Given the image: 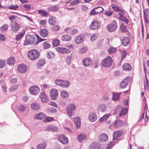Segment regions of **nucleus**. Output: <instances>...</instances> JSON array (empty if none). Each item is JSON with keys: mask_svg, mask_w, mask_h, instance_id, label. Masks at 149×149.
I'll return each instance as SVG.
<instances>
[{"mask_svg": "<svg viewBox=\"0 0 149 149\" xmlns=\"http://www.w3.org/2000/svg\"><path fill=\"white\" fill-rule=\"evenodd\" d=\"M40 56V54L37 50L33 49L29 51L28 52V56L29 58L33 61L37 59Z\"/></svg>", "mask_w": 149, "mask_h": 149, "instance_id": "f257e3e1", "label": "nucleus"}, {"mask_svg": "<svg viewBox=\"0 0 149 149\" xmlns=\"http://www.w3.org/2000/svg\"><path fill=\"white\" fill-rule=\"evenodd\" d=\"M55 82L57 85L62 88H68L70 85V83L68 81L57 79Z\"/></svg>", "mask_w": 149, "mask_h": 149, "instance_id": "f03ea898", "label": "nucleus"}, {"mask_svg": "<svg viewBox=\"0 0 149 149\" xmlns=\"http://www.w3.org/2000/svg\"><path fill=\"white\" fill-rule=\"evenodd\" d=\"M76 108V106L73 104H69L66 108V112L68 116L70 117L73 115V111H74Z\"/></svg>", "mask_w": 149, "mask_h": 149, "instance_id": "7ed1b4c3", "label": "nucleus"}, {"mask_svg": "<svg viewBox=\"0 0 149 149\" xmlns=\"http://www.w3.org/2000/svg\"><path fill=\"white\" fill-rule=\"evenodd\" d=\"M113 60L110 56H108L102 61V65L105 67H109L111 66L112 64Z\"/></svg>", "mask_w": 149, "mask_h": 149, "instance_id": "20e7f679", "label": "nucleus"}, {"mask_svg": "<svg viewBox=\"0 0 149 149\" xmlns=\"http://www.w3.org/2000/svg\"><path fill=\"white\" fill-rule=\"evenodd\" d=\"M35 42V38L33 36L29 35L26 36V40L24 41V45H26L29 44H34Z\"/></svg>", "mask_w": 149, "mask_h": 149, "instance_id": "39448f33", "label": "nucleus"}, {"mask_svg": "<svg viewBox=\"0 0 149 149\" xmlns=\"http://www.w3.org/2000/svg\"><path fill=\"white\" fill-rule=\"evenodd\" d=\"M58 140L62 144L64 145L68 144L69 142L68 139L63 134L58 135L57 136Z\"/></svg>", "mask_w": 149, "mask_h": 149, "instance_id": "423d86ee", "label": "nucleus"}, {"mask_svg": "<svg viewBox=\"0 0 149 149\" xmlns=\"http://www.w3.org/2000/svg\"><path fill=\"white\" fill-rule=\"evenodd\" d=\"M117 27L116 22L113 21L112 23L107 26V28L109 31L113 32L115 31Z\"/></svg>", "mask_w": 149, "mask_h": 149, "instance_id": "0eeeda50", "label": "nucleus"}, {"mask_svg": "<svg viewBox=\"0 0 149 149\" xmlns=\"http://www.w3.org/2000/svg\"><path fill=\"white\" fill-rule=\"evenodd\" d=\"M11 30L13 32H17L20 29V26L16 21L12 22V24L10 25Z\"/></svg>", "mask_w": 149, "mask_h": 149, "instance_id": "6e6552de", "label": "nucleus"}, {"mask_svg": "<svg viewBox=\"0 0 149 149\" xmlns=\"http://www.w3.org/2000/svg\"><path fill=\"white\" fill-rule=\"evenodd\" d=\"M100 26V23L98 21L94 20L91 23L90 28L91 29L95 30L98 29Z\"/></svg>", "mask_w": 149, "mask_h": 149, "instance_id": "1a4fd4ad", "label": "nucleus"}, {"mask_svg": "<svg viewBox=\"0 0 149 149\" xmlns=\"http://www.w3.org/2000/svg\"><path fill=\"white\" fill-rule=\"evenodd\" d=\"M29 91L31 94L36 95L39 93L40 89L38 86H33L30 88Z\"/></svg>", "mask_w": 149, "mask_h": 149, "instance_id": "9d476101", "label": "nucleus"}, {"mask_svg": "<svg viewBox=\"0 0 149 149\" xmlns=\"http://www.w3.org/2000/svg\"><path fill=\"white\" fill-rule=\"evenodd\" d=\"M130 79V77H127L124 78L120 84V88H123L126 87Z\"/></svg>", "mask_w": 149, "mask_h": 149, "instance_id": "9b49d317", "label": "nucleus"}, {"mask_svg": "<svg viewBox=\"0 0 149 149\" xmlns=\"http://www.w3.org/2000/svg\"><path fill=\"white\" fill-rule=\"evenodd\" d=\"M27 69L26 65L24 64H21L18 66L17 70L20 73H24L27 71Z\"/></svg>", "mask_w": 149, "mask_h": 149, "instance_id": "f8f14e48", "label": "nucleus"}, {"mask_svg": "<svg viewBox=\"0 0 149 149\" xmlns=\"http://www.w3.org/2000/svg\"><path fill=\"white\" fill-rule=\"evenodd\" d=\"M56 49L58 52L62 54L69 53L70 52V50L69 49L63 47H57Z\"/></svg>", "mask_w": 149, "mask_h": 149, "instance_id": "ddd939ff", "label": "nucleus"}, {"mask_svg": "<svg viewBox=\"0 0 149 149\" xmlns=\"http://www.w3.org/2000/svg\"><path fill=\"white\" fill-rule=\"evenodd\" d=\"M77 139L79 142H84L87 139V135L81 133L78 135Z\"/></svg>", "mask_w": 149, "mask_h": 149, "instance_id": "4468645a", "label": "nucleus"}, {"mask_svg": "<svg viewBox=\"0 0 149 149\" xmlns=\"http://www.w3.org/2000/svg\"><path fill=\"white\" fill-rule=\"evenodd\" d=\"M51 98L53 100H55L56 99L58 96V93L57 90L55 89H53L50 91Z\"/></svg>", "mask_w": 149, "mask_h": 149, "instance_id": "2eb2a0df", "label": "nucleus"}, {"mask_svg": "<svg viewBox=\"0 0 149 149\" xmlns=\"http://www.w3.org/2000/svg\"><path fill=\"white\" fill-rule=\"evenodd\" d=\"M107 105L104 104L98 105L97 107V110L98 112H104L106 109Z\"/></svg>", "mask_w": 149, "mask_h": 149, "instance_id": "dca6fc26", "label": "nucleus"}, {"mask_svg": "<svg viewBox=\"0 0 149 149\" xmlns=\"http://www.w3.org/2000/svg\"><path fill=\"white\" fill-rule=\"evenodd\" d=\"M88 119L90 121L93 122L97 120V116L95 113H91L88 115Z\"/></svg>", "mask_w": 149, "mask_h": 149, "instance_id": "f3484780", "label": "nucleus"}, {"mask_svg": "<svg viewBox=\"0 0 149 149\" xmlns=\"http://www.w3.org/2000/svg\"><path fill=\"white\" fill-rule=\"evenodd\" d=\"M82 63L83 65L84 66L89 67L91 64V61L89 58H85L83 60Z\"/></svg>", "mask_w": 149, "mask_h": 149, "instance_id": "a211bd4d", "label": "nucleus"}, {"mask_svg": "<svg viewBox=\"0 0 149 149\" xmlns=\"http://www.w3.org/2000/svg\"><path fill=\"white\" fill-rule=\"evenodd\" d=\"M124 124V122L120 120H118L115 121L114 123L113 126L116 128L121 127Z\"/></svg>", "mask_w": 149, "mask_h": 149, "instance_id": "6ab92c4d", "label": "nucleus"}, {"mask_svg": "<svg viewBox=\"0 0 149 149\" xmlns=\"http://www.w3.org/2000/svg\"><path fill=\"white\" fill-rule=\"evenodd\" d=\"M84 35L81 34L78 36L75 39V43L76 44H79L81 43L84 41L83 38Z\"/></svg>", "mask_w": 149, "mask_h": 149, "instance_id": "aec40b11", "label": "nucleus"}, {"mask_svg": "<svg viewBox=\"0 0 149 149\" xmlns=\"http://www.w3.org/2000/svg\"><path fill=\"white\" fill-rule=\"evenodd\" d=\"M58 130L56 127L53 125H50L47 127L45 130L48 132H55L58 131Z\"/></svg>", "mask_w": 149, "mask_h": 149, "instance_id": "412c9836", "label": "nucleus"}, {"mask_svg": "<svg viewBox=\"0 0 149 149\" xmlns=\"http://www.w3.org/2000/svg\"><path fill=\"white\" fill-rule=\"evenodd\" d=\"M74 55L72 54L70 55H68L65 59V61L67 65H69L71 64L72 61L74 58Z\"/></svg>", "mask_w": 149, "mask_h": 149, "instance_id": "4be33fe9", "label": "nucleus"}, {"mask_svg": "<svg viewBox=\"0 0 149 149\" xmlns=\"http://www.w3.org/2000/svg\"><path fill=\"white\" fill-rule=\"evenodd\" d=\"M40 98L41 101L43 102H47L48 99L47 96L45 95L44 92H42L40 94Z\"/></svg>", "mask_w": 149, "mask_h": 149, "instance_id": "5701e85b", "label": "nucleus"}, {"mask_svg": "<svg viewBox=\"0 0 149 149\" xmlns=\"http://www.w3.org/2000/svg\"><path fill=\"white\" fill-rule=\"evenodd\" d=\"M73 120L76 127L77 128H80L81 124L80 118L79 117H75Z\"/></svg>", "mask_w": 149, "mask_h": 149, "instance_id": "b1692460", "label": "nucleus"}, {"mask_svg": "<svg viewBox=\"0 0 149 149\" xmlns=\"http://www.w3.org/2000/svg\"><path fill=\"white\" fill-rule=\"evenodd\" d=\"M122 134L121 131H118L114 132L113 134V140H117Z\"/></svg>", "mask_w": 149, "mask_h": 149, "instance_id": "393cba45", "label": "nucleus"}, {"mask_svg": "<svg viewBox=\"0 0 149 149\" xmlns=\"http://www.w3.org/2000/svg\"><path fill=\"white\" fill-rule=\"evenodd\" d=\"M31 108L35 110H38L40 108V105L36 102H34L31 105Z\"/></svg>", "mask_w": 149, "mask_h": 149, "instance_id": "a878e982", "label": "nucleus"}, {"mask_svg": "<svg viewBox=\"0 0 149 149\" xmlns=\"http://www.w3.org/2000/svg\"><path fill=\"white\" fill-rule=\"evenodd\" d=\"M48 22L49 24L51 25L52 26L55 24L56 22V18L54 16L50 17L49 19Z\"/></svg>", "mask_w": 149, "mask_h": 149, "instance_id": "bb28decb", "label": "nucleus"}, {"mask_svg": "<svg viewBox=\"0 0 149 149\" xmlns=\"http://www.w3.org/2000/svg\"><path fill=\"white\" fill-rule=\"evenodd\" d=\"M145 19L146 22L148 23L149 22V9H147L144 11Z\"/></svg>", "mask_w": 149, "mask_h": 149, "instance_id": "cd10ccee", "label": "nucleus"}, {"mask_svg": "<svg viewBox=\"0 0 149 149\" xmlns=\"http://www.w3.org/2000/svg\"><path fill=\"white\" fill-rule=\"evenodd\" d=\"M47 143L46 142H43L42 143L38 145L36 147V149H45L47 147Z\"/></svg>", "mask_w": 149, "mask_h": 149, "instance_id": "c85d7f7f", "label": "nucleus"}, {"mask_svg": "<svg viewBox=\"0 0 149 149\" xmlns=\"http://www.w3.org/2000/svg\"><path fill=\"white\" fill-rule=\"evenodd\" d=\"M61 39L63 41H68L71 40V37L69 35H65L61 36Z\"/></svg>", "mask_w": 149, "mask_h": 149, "instance_id": "c756f323", "label": "nucleus"}, {"mask_svg": "<svg viewBox=\"0 0 149 149\" xmlns=\"http://www.w3.org/2000/svg\"><path fill=\"white\" fill-rule=\"evenodd\" d=\"M108 139V136L106 134H102L100 136V140L102 142H105Z\"/></svg>", "mask_w": 149, "mask_h": 149, "instance_id": "7c9ffc66", "label": "nucleus"}, {"mask_svg": "<svg viewBox=\"0 0 149 149\" xmlns=\"http://www.w3.org/2000/svg\"><path fill=\"white\" fill-rule=\"evenodd\" d=\"M48 34V31L46 29H43L40 31V35L43 37H45L47 36Z\"/></svg>", "mask_w": 149, "mask_h": 149, "instance_id": "2f4dec72", "label": "nucleus"}, {"mask_svg": "<svg viewBox=\"0 0 149 149\" xmlns=\"http://www.w3.org/2000/svg\"><path fill=\"white\" fill-rule=\"evenodd\" d=\"M121 93H113V99L114 101L118 100L120 98V96L121 95Z\"/></svg>", "mask_w": 149, "mask_h": 149, "instance_id": "473e14b6", "label": "nucleus"}, {"mask_svg": "<svg viewBox=\"0 0 149 149\" xmlns=\"http://www.w3.org/2000/svg\"><path fill=\"white\" fill-rule=\"evenodd\" d=\"M26 30L25 29H24L19 34L16 36V39L17 41H18L21 39L24 36V33L25 32Z\"/></svg>", "mask_w": 149, "mask_h": 149, "instance_id": "72a5a7b5", "label": "nucleus"}, {"mask_svg": "<svg viewBox=\"0 0 149 149\" xmlns=\"http://www.w3.org/2000/svg\"><path fill=\"white\" fill-rule=\"evenodd\" d=\"M61 95L62 98L65 99L68 98L69 97V93L65 91H63L61 93Z\"/></svg>", "mask_w": 149, "mask_h": 149, "instance_id": "f704fd0d", "label": "nucleus"}, {"mask_svg": "<svg viewBox=\"0 0 149 149\" xmlns=\"http://www.w3.org/2000/svg\"><path fill=\"white\" fill-rule=\"evenodd\" d=\"M129 42V40L128 38L126 37H124L122 40V43L124 46H126L128 45Z\"/></svg>", "mask_w": 149, "mask_h": 149, "instance_id": "c9c22d12", "label": "nucleus"}, {"mask_svg": "<svg viewBox=\"0 0 149 149\" xmlns=\"http://www.w3.org/2000/svg\"><path fill=\"white\" fill-rule=\"evenodd\" d=\"M46 55L47 58H52L54 57L55 55L54 52L51 51H48L47 52Z\"/></svg>", "mask_w": 149, "mask_h": 149, "instance_id": "e433bc0d", "label": "nucleus"}, {"mask_svg": "<svg viewBox=\"0 0 149 149\" xmlns=\"http://www.w3.org/2000/svg\"><path fill=\"white\" fill-rule=\"evenodd\" d=\"M9 26L7 24H5L0 27V30L2 32H5L7 31Z\"/></svg>", "mask_w": 149, "mask_h": 149, "instance_id": "4c0bfd02", "label": "nucleus"}, {"mask_svg": "<svg viewBox=\"0 0 149 149\" xmlns=\"http://www.w3.org/2000/svg\"><path fill=\"white\" fill-rule=\"evenodd\" d=\"M38 13L41 16L43 17H45L48 15V13L42 10H38Z\"/></svg>", "mask_w": 149, "mask_h": 149, "instance_id": "58836bf2", "label": "nucleus"}, {"mask_svg": "<svg viewBox=\"0 0 149 149\" xmlns=\"http://www.w3.org/2000/svg\"><path fill=\"white\" fill-rule=\"evenodd\" d=\"M45 63V62L44 60L39 59L37 62L36 65L38 67H40L44 65Z\"/></svg>", "mask_w": 149, "mask_h": 149, "instance_id": "ea45409f", "label": "nucleus"}, {"mask_svg": "<svg viewBox=\"0 0 149 149\" xmlns=\"http://www.w3.org/2000/svg\"><path fill=\"white\" fill-rule=\"evenodd\" d=\"M44 117L45 116L42 113H40L35 116V118L37 119L42 120L43 119Z\"/></svg>", "mask_w": 149, "mask_h": 149, "instance_id": "a19ab883", "label": "nucleus"}, {"mask_svg": "<svg viewBox=\"0 0 149 149\" xmlns=\"http://www.w3.org/2000/svg\"><path fill=\"white\" fill-rule=\"evenodd\" d=\"M88 49L86 47H81L80 48L79 50V52L81 54L85 53L87 51Z\"/></svg>", "mask_w": 149, "mask_h": 149, "instance_id": "79ce46f5", "label": "nucleus"}, {"mask_svg": "<svg viewBox=\"0 0 149 149\" xmlns=\"http://www.w3.org/2000/svg\"><path fill=\"white\" fill-rule=\"evenodd\" d=\"M123 69L124 70H130L131 68L129 64L126 63L124 64L123 66Z\"/></svg>", "mask_w": 149, "mask_h": 149, "instance_id": "37998d69", "label": "nucleus"}, {"mask_svg": "<svg viewBox=\"0 0 149 149\" xmlns=\"http://www.w3.org/2000/svg\"><path fill=\"white\" fill-rule=\"evenodd\" d=\"M89 148L91 149H95L99 148L97 143H92L89 146Z\"/></svg>", "mask_w": 149, "mask_h": 149, "instance_id": "c03bdc74", "label": "nucleus"}, {"mask_svg": "<svg viewBox=\"0 0 149 149\" xmlns=\"http://www.w3.org/2000/svg\"><path fill=\"white\" fill-rule=\"evenodd\" d=\"M109 116L110 115L109 114L105 115L100 119L99 120L100 122L103 121L107 119Z\"/></svg>", "mask_w": 149, "mask_h": 149, "instance_id": "a18cd8bd", "label": "nucleus"}, {"mask_svg": "<svg viewBox=\"0 0 149 149\" xmlns=\"http://www.w3.org/2000/svg\"><path fill=\"white\" fill-rule=\"evenodd\" d=\"M15 62V58L13 57H11L8 60L7 63L9 65H12L14 64Z\"/></svg>", "mask_w": 149, "mask_h": 149, "instance_id": "49530a36", "label": "nucleus"}, {"mask_svg": "<svg viewBox=\"0 0 149 149\" xmlns=\"http://www.w3.org/2000/svg\"><path fill=\"white\" fill-rule=\"evenodd\" d=\"M94 8L98 14L102 12L104 10V9L100 6H98Z\"/></svg>", "mask_w": 149, "mask_h": 149, "instance_id": "de8ad7c7", "label": "nucleus"}, {"mask_svg": "<svg viewBox=\"0 0 149 149\" xmlns=\"http://www.w3.org/2000/svg\"><path fill=\"white\" fill-rule=\"evenodd\" d=\"M127 109L126 108L122 109L119 114V116H123L125 115L127 112Z\"/></svg>", "mask_w": 149, "mask_h": 149, "instance_id": "09e8293b", "label": "nucleus"}, {"mask_svg": "<svg viewBox=\"0 0 149 149\" xmlns=\"http://www.w3.org/2000/svg\"><path fill=\"white\" fill-rule=\"evenodd\" d=\"M18 88V86L16 85H13L10 86L9 88V90L10 92H12L15 91Z\"/></svg>", "mask_w": 149, "mask_h": 149, "instance_id": "8fccbe9b", "label": "nucleus"}, {"mask_svg": "<svg viewBox=\"0 0 149 149\" xmlns=\"http://www.w3.org/2000/svg\"><path fill=\"white\" fill-rule=\"evenodd\" d=\"M119 19L120 20L125 22L126 24H127L128 22V20L125 17H124V16L119 17Z\"/></svg>", "mask_w": 149, "mask_h": 149, "instance_id": "3c124183", "label": "nucleus"}, {"mask_svg": "<svg viewBox=\"0 0 149 149\" xmlns=\"http://www.w3.org/2000/svg\"><path fill=\"white\" fill-rule=\"evenodd\" d=\"M18 6L17 5H12L9 7V8L11 10H15L18 8Z\"/></svg>", "mask_w": 149, "mask_h": 149, "instance_id": "603ef678", "label": "nucleus"}, {"mask_svg": "<svg viewBox=\"0 0 149 149\" xmlns=\"http://www.w3.org/2000/svg\"><path fill=\"white\" fill-rule=\"evenodd\" d=\"M6 65L5 61L0 59V68H3Z\"/></svg>", "mask_w": 149, "mask_h": 149, "instance_id": "864d4df0", "label": "nucleus"}, {"mask_svg": "<svg viewBox=\"0 0 149 149\" xmlns=\"http://www.w3.org/2000/svg\"><path fill=\"white\" fill-rule=\"evenodd\" d=\"M97 35L96 33L93 34L91 37V40L92 41H93L95 40L97 38Z\"/></svg>", "mask_w": 149, "mask_h": 149, "instance_id": "5fc2aeb1", "label": "nucleus"}, {"mask_svg": "<svg viewBox=\"0 0 149 149\" xmlns=\"http://www.w3.org/2000/svg\"><path fill=\"white\" fill-rule=\"evenodd\" d=\"M59 44V41L58 39H55L54 40L53 42V45L54 46H56L58 45Z\"/></svg>", "mask_w": 149, "mask_h": 149, "instance_id": "6e6d98bb", "label": "nucleus"}, {"mask_svg": "<svg viewBox=\"0 0 149 149\" xmlns=\"http://www.w3.org/2000/svg\"><path fill=\"white\" fill-rule=\"evenodd\" d=\"M58 8L56 6L50 7L49 8V11H56L58 10Z\"/></svg>", "mask_w": 149, "mask_h": 149, "instance_id": "4d7b16f0", "label": "nucleus"}, {"mask_svg": "<svg viewBox=\"0 0 149 149\" xmlns=\"http://www.w3.org/2000/svg\"><path fill=\"white\" fill-rule=\"evenodd\" d=\"M113 13V12L109 10H107L105 11L104 14L108 16H111Z\"/></svg>", "mask_w": 149, "mask_h": 149, "instance_id": "13d9d810", "label": "nucleus"}, {"mask_svg": "<svg viewBox=\"0 0 149 149\" xmlns=\"http://www.w3.org/2000/svg\"><path fill=\"white\" fill-rule=\"evenodd\" d=\"M80 2L79 0H75L71 2L70 3V5L71 6L74 5Z\"/></svg>", "mask_w": 149, "mask_h": 149, "instance_id": "bf43d9fd", "label": "nucleus"}, {"mask_svg": "<svg viewBox=\"0 0 149 149\" xmlns=\"http://www.w3.org/2000/svg\"><path fill=\"white\" fill-rule=\"evenodd\" d=\"M112 8L113 9V10L116 12H119L120 10L121 9L120 7H117L115 6H113Z\"/></svg>", "mask_w": 149, "mask_h": 149, "instance_id": "052dcab7", "label": "nucleus"}, {"mask_svg": "<svg viewBox=\"0 0 149 149\" xmlns=\"http://www.w3.org/2000/svg\"><path fill=\"white\" fill-rule=\"evenodd\" d=\"M60 29V27L58 25H56L52 28V30L53 31H58Z\"/></svg>", "mask_w": 149, "mask_h": 149, "instance_id": "680f3d73", "label": "nucleus"}, {"mask_svg": "<svg viewBox=\"0 0 149 149\" xmlns=\"http://www.w3.org/2000/svg\"><path fill=\"white\" fill-rule=\"evenodd\" d=\"M121 31L123 32H126L127 31L126 26L122 24L120 27Z\"/></svg>", "mask_w": 149, "mask_h": 149, "instance_id": "e2e57ef3", "label": "nucleus"}, {"mask_svg": "<svg viewBox=\"0 0 149 149\" xmlns=\"http://www.w3.org/2000/svg\"><path fill=\"white\" fill-rule=\"evenodd\" d=\"M43 47L44 49H47L50 47V45L46 42H45L43 44Z\"/></svg>", "mask_w": 149, "mask_h": 149, "instance_id": "0e129e2a", "label": "nucleus"}, {"mask_svg": "<svg viewBox=\"0 0 149 149\" xmlns=\"http://www.w3.org/2000/svg\"><path fill=\"white\" fill-rule=\"evenodd\" d=\"M116 50V49L115 48L111 47L108 49V52L109 53L115 52Z\"/></svg>", "mask_w": 149, "mask_h": 149, "instance_id": "69168bd1", "label": "nucleus"}, {"mask_svg": "<svg viewBox=\"0 0 149 149\" xmlns=\"http://www.w3.org/2000/svg\"><path fill=\"white\" fill-rule=\"evenodd\" d=\"M98 13L96 12V11L95 9L94 8L90 12V14L91 15H95L97 14Z\"/></svg>", "mask_w": 149, "mask_h": 149, "instance_id": "338daca9", "label": "nucleus"}, {"mask_svg": "<svg viewBox=\"0 0 149 149\" xmlns=\"http://www.w3.org/2000/svg\"><path fill=\"white\" fill-rule=\"evenodd\" d=\"M121 108V107L120 106H118L115 109V112L114 113V114H116L118 112V111H119L120 109Z\"/></svg>", "mask_w": 149, "mask_h": 149, "instance_id": "774afa93", "label": "nucleus"}]
</instances>
